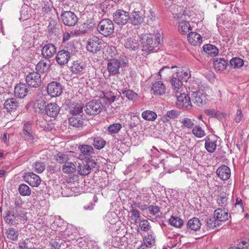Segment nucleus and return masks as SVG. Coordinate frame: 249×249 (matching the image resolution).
<instances>
[{"instance_id": "15", "label": "nucleus", "mask_w": 249, "mask_h": 249, "mask_svg": "<svg viewBox=\"0 0 249 249\" xmlns=\"http://www.w3.org/2000/svg\"><path fill=\"white\" fill-rule=\"evenodd\" d=\"M62 86L57 82L53 81L50 83L47 87L48 93L52 97L59 96L62 92Z\"/></svg>"}, {"instance_id": "45", "label": "nucleus", "mask_w": 249, "mask_h": 249, "mask_svg": "<svg viewBox=\"0 0 249 249\" xmlns=\"http://www.w3.org/2000/svg\"><path fill=\"white\" fill-rule=\"evenodd\" d=\"M79 149L84 155L90 156L93 153V148L90 145H81L79 146Z\"/></svg>"}, {"instance_id": "64", "label": "nucleus", "mask_w": 249, "mask_h": 249, "mask_svg": "<svg viewBox=\"0 0 249 249\" xmlns=\"http://www.w3.org/2000/svg\"><path fill=\"white\" fill-rule=\"evenodd\" d=\"M179 113L176 110H172L168 111L166 113L167 117L170 119H175L179 116Z\"/></svg>"}, {"instance_id": "27", "label": "nucleus", "mask_w": 249, "mask_h": 249, "mask_svg": "<svg viewBox=\"0 0 249 249\" xmlns=\"http://www.w3.org/2000/svg\"><path fill=\"white\" fill-rule=\"evenodd\" d=\"M201 223L197 218L194 217L188 221L187 229L190 232L192 231H196L201 227Z\"/></svg>"}, {"instance_id": "40", "label": "nucleus", "mask_w": 249, "mask_h": 249, "mask_svg": "<svg viewBox=\"0 0 249 249\" xmlns=\"http://www.w3.org/2000/svg\"><path fill=\"white\" fill-rule=\"evenodd\" d=\"M155 237L156 235L154 233L150 232L143 238V243L146 244L147 247L151 248L155 244Z\"/></svg>"}, {"instance_id": "44", "label": "nucleus", "mask_w": 249, "mask_h": 249, "mask_svg": "<svg viewBox=\"0 0 249 249\" xmlns=\"http://www.w3.org/2000/svg\"><path fill=\"white\" fill-rule=\"evenodd\" d=\"M230 65L234 69H239L243 66L244 61L239 57H234L230 61Z\"/></svg>"}, {"instance_id": "31", "label": "nucleus", "mask_w": 249, "mask_h": 249, "mask_svg": "<svg viewBox=\"0 0 249 249\" xmlns=\"http://www.w3.org/2000/svg\"><path fill=\"white\" fill-rule=\"evenodd\" d=\"M18 107V103L15 98L7 99L4 104V108L8 112H12L16 110Z\"/></svg>"}, {"instance_id": "18", "label": "nucleus", "mask_w": 249, "mask_h": 249, "mask_svg": "<svg viewBox=\"0 0 249 249\" xmlns=\"http://www.w3.org/2000/svg\"><path fill=\"white\" fill-rule=\"evenodd\" d=\"M56 52V48L54 45L48 43L45 45L41 49V54L45 59L52 57Z\"/></svg>"}, {"instance_id": "46", "label": "nucleus", "mask_w": 249, "mask_h": 249, "mask_svg": "<svg viewBox=\"0 0 249 249\" xmlns=\"http://www.w3.org/2000/svg\"><path fill=\"white\" fill-rule=\"evenodd\" d=\"M169 223L175 227L180 228L183 224V221L179 217L172 216L169 219Z\"/></svg>"}, {"instance_id": "30", "label": "nucleus", "mask_w": 249, "mask_h": 249, "mask_svg": "<svg viewBox=\"0 0 249 249\" xmlns=\"http://www.w3.org/2000/svg\"><path fill=\"white\" fill-rule=\"evenodd\" d=\"M214 218L219 221H225L228 220V213L221 208L215 210L214 212Z\"/></svg>"}, {"instance_id": "47", "label": "nucleus", "mask_w": 249, "mask_h": 249, "mask_svg": "<svg viewBox=\"0 0 249 249\" xmlns=\"http://www.w3.org/2000/svg\"><path fill=\"white\" fill-rule=\"evenodd\" d=\"M142 117L148 121H154L157 117V114L150 110H146L143 111L142 114Z\"/></svg>"}, {"instance_id": "61", "label": "nucleus", "mask_w": 249, "mask_h": 249, "mask_svg": "<svg viewBox=\"0 0 249 249\" xmlns=\"http://www.w3.org/2000/svg\"><path fill=\"white\" fill-rule=\"evenodd\" d=\"M147 209L150 214L155 215L160 212V208L157 206L150 205L148 207Z\"/></svg>"}, {"instance_id": "7", "label": "nucleus", "mask_w": 249, "mask_h": 249, "mask_svg": "<svg viewBox=\"0 0 249 249\" xmlns=\"http://www.w3.org/2000/svg\"><path fill=\"white\" fill-rule=\"evenodd\" d=\"M179 0H164L165 5L174 15V18L179 19L182 18L183 13L181 12L183 11V8L176 4Z\"/></svg>"}, {"instance_id": "13", "label": "nucleus", "mask_w": 249, "mask_h": 249, "mask_svg": "<svg viewBox=\"0 0 249 249\" xmlns=\"http://www.w3.org/2000/svg\"><path fill=\"white\" fill-rule=\"evenodd\" d=\"M97 166V163L94 158L89 159L86 163L81 164L78 166V173L83 176H86L89 174L92 168Z\"/></svg>"}, {"instance_id": "33", "label": "nucleus", "mask_w": 249, "mask_h": 249, "mask_svg": "<svg viewBox=\"0 0 249 249\" xmlns=\"http://www.w3.org/2000/svg\"><path fill=\"white\" fill-rule=\"evenodd\" d=\"M151 192L152 191L149 188H143L140 192V195L138 196L137 199L148 202Z\"/></svg>"}, {"instance_id": "2", "label": "nucleus", "mask_w": 249, "mask_h": 249, "mask_svg": "<svg viewBox=\"0 0 249 249\" xmlns=\"http://www.w3.org/2000/svg\"><path fill=\"white\" fill-rule=\"evenodd\" d=\"M153 37H155L154 35L148 34H142L141 36V40L143 47L142 51L153 53L157 50V46L155 45L160 43V38H157L156 41L154 42Z\"/></svg>"}, {"instance_id": "28", "label": "nucleus", "mask_w": 249, "mask_h": 249, "mask_svg": "<svg viewBox=\"0 0 249 249\" xmlns=\"http://www.w3.org/2000/svg\"><path fill=\"white\" fill-rule=\"evenodd\" d=\"M189 42L193 46L199 45L202 43V38L201 36L196 32L190 33L187 36Z\"/></svg>"}, {"instance_id": "4", "label": "nucleus", "mask_w": 249, "mask_h": 249, "mask_svg": "<svg viewBox=\"0 0 249 249\" xmlns=\"http://www.w3.org/2000/svg\"><path fill=\"white\" fill-rule=\"evenodd\" d=\"M104 106L100 100H92L86 103L84 107L86 113L90 115H96L103 110Z\"/></svg>"}, {"instance_id": "17", "label": "nucleus", "mask_w": 249, "mask_h": 249, "mask_svg": "<svg viewBox=\"0 0 249 249\" xmlns=\"http://www.w3.org/2000/svg\"><path fill=\"white\" fill-rule=\"evenodd\" d=\"M71 58V53L67 50L59 51L55 57L57 63L60 65L67 64Z\"/></svg>"}, {"instance_id": "60", "label": "nucleus", "mask_w": 249, "mask_h": 249, "mask_svg": "<svg viewBox=\"0 0 249 249\" xmlns=\"http://www.w3.org/2000/svg\"><path fill=\"white\" fill-rule=\"evenodd\" d=\"M141 229L144 231H147L150 229V223L147 220H140L139 222Z\"/></svg>"}, {"instance_id": "19", "label": "nucleus", "mask_w": 249, "mask_h": 249, "mask_svg": "<svg viewBox=\"0 0 249 249\" xmlns=\"http://www.w3.org/2000/svg\"><path fill=\"white\" fill-rule=\"evenodd\" d=\"M27 0H24V4L21 6L19 20L22 21L29 19L32 16V9L27 4L25 3Z\"/></svg>"}, {"instance_id": "57", "label": "nucleus", "mask_w": 249, "mask_h": 249, "mask_svg": "<svg viewBox=\"0 0 249 249\" xmlns=\"http://www.w3.org/2000/svg\"><path fill=\"white\" fill-rule=\"evenodd\" d=\"M23 134L26 140L33 141L34 140L32 132L31 131V130L29 129L27 127V125H24L23 129Z\"/></svg>"}, {"instance_id": "16", "label": "nucleus", "mask_w": 249, "mask_h": 249, "mask_svg": "<svg viewBox=\"0 0 249 249\" xmlns=\"http://www.w3.org/2000/svg\"><path fill=\"white\" fill-rule=\"evenodd\" d=\"M23 178L25 181L33 187L38 186L41 182L39 177L33 172L25 173Z\"/></svg>"}, {"instance_id": "54", "label": "nucleus", "mask_w": 249, "mask_h": 249, "mask_svg": "<svg viewBox=\"0 0 249 249\" xmlns=\"http://www.w3.org/2000/svg\"><path fill=\"white\" fill-rule=\"evenodd\" d=\"M206 225L210 230H213L218 225V221L215 218H209L206 220Z\"/></svg>"}, {"instance_id": "48", "label": "nucleus", "mask_w": 249, "mask_h": 249, "mask_svg": "<svg viewBox=\"0 0 249 249\" xmlns=\"http://www.w3.org/2000/svg\"><path fill=\"white\" fill-rule=\"evenodd\" d=\"M18 191L20 195L22 196H29L31 193L30 187L25 184H21L19 185Z\"/></svg>"}, {"instance_id": "8", "label": "nucleus", "mask_w": 249, "mask_h": 249, "mask_svg": "<svg viewBox=\"0 0 249 249\" xmlns=\"http://www.w3.org/2000/svg\"><path fill=\"white\" fill-rule=\"evenodd\" d=\"M26 84L28 87L37 88L41 83L40 74L36 71L30 72L26 77Z\"/></svg>"}, {"instance_id": "37", "label": "nucleus", "mask_w": 249, "mask_h": 249, "mask_svg": "<svg viewBox=\"0 0 249 249\" xmlns=\"http://www.w3.org/2000/svg\"><path fill=\"white\" fill-rule=\"evenodd\" d=\"M228 195L225 192L220 193L217 198V203L219 206L225 207L228 203Z\"/></svg>"}, {"instance_id": "62", "label": "nucleus", "mask_w": 249, "mask_h": 249, "mask_svg": "<svg viewBox=\"0 0 249 249\" xmlns=\"http://www.w3.org/2000/svg\"><path fill=\"white\" fill-rule=\"evenodd\" d=\"M249 242L245 241H242L238 244L237 247H232L228 249H248Z\"/></svg>"}, {"instance_id": "56", "label": "nucleus", "mask_w": 249, "mask_h": 249, "mask_svg": "<svg viewBox=\"0 0 249 249\" xmlns=\"http://www.w3.org/2000/svg\"><path fill=\"white\" fill-rule=\"evenodd\" d=\"M34 170L37 173L43 172L45 169V165L43 162H36L33 165Z\"/></svg>"}, {"instance_id": "24", "label": "nucleus", "mask_w": 249, "mask_h": 249, "mask_svg": "<svg viewBox=\"0 0 249 249\" xmlns=\"http://www.w3.org/2000/svg\"><path fill=\"white\" fill-rule=\"evenodd\" d=\"M129 19L132 24L138 25L143 22V15L140 11H134L131 15H129Z\"/></svg>"}, {"instance_id": "36", "label": "nucleus", "mask_w": 249, "mask_h": 249, "mask_svg": "<svg viewBox=\"0 0 249 249\" xmlns=\"http://www.w3.org/2000/svg\"><path fill=\"white\" fill-rule=\"evenodd\" d=\"M76 166L72 162H66L62 167V171L63 173L67 174L74 173L76 171Z\"/></svg>"}, {"instance_id": "32", "label": "nucleus", "mask_w": 249, "mask_h": 249, "mask_svg": "<svg viewBox=\"0 0 249 249\" xmlns=\"http://www.w3.org/2000/svg\"><path fill=\"white\" fill-rule=\"evenodd\" d=\"M213 64L215 70L222 71L226 69L228 63L224 59L218 58L213 60Z\"/></svg>"}, {"instance_id": "1", "label": "nucleus", "mask_w": 249, "mask_h": 249, "mask_svg": "<svg viewBox=\"0 0 249 249\" xmlns=\"http://www.w3.org/2000/svg\"><path fill=\"white\" fill-rule=\"evenodd\" d=\"M27 213L26 212L18 211L10 208V210L5 211L3 219L6 224L15 226L18 222L24 223L27 220Z\"/></svg>"}, {"instance_id": "22", "label": "nucleus", "mask_w": 249, "mask_h": 249, "mask_svg": "<svg viewBox=\"0 0 249 249\" xmlns=\"http://www.w3.org/2000/svg\"><path fill=\"white\" fill-rule=\"evenodd\" d=\"M28 92L27 85L24 83H20L17 85L15 88L14 94L16 97L23 98L26 96Z\"/></svg>"}, {"instance_id": "51", "label": "nucleus", "mask_w": 249, "mask_h": 249, "mask_svg": "<svg viewBox=\"0 0 249 249\" xmlns=\"http://www.w3.org/2000/svg\"><path fill=\"white\" fill-rule=\"evenodd\" d=\"M192 133L197 138H202L206 135L204 129L199 125H196L192 129Z\"/></svg>"}, {"instance_id": "21", "label": "nucleus", "mask_w": 249, "mask_h": 249, "mask_svg": "<svg viewBox=\"0 0 249 249\" xmlns=\"http://www.w3.org/2000/svg\"><path fill=\"white\" fill-rule=\"evenodd\" d=\"M60 107L55 103H51L45 107L46 114L49 117L54 118L57 116Z\"/></svg>"}, {"instance_id": "63", "label": "nucleus", "mask_w": 249, "mask_h": 249, "mask_svg": "<svg viewBox=\"0 0 249 249\" xmlns=\"http://www.w3.org/2000/svg\"><path fill=\"white\" fill-rule=\"evenodd\" d=\"M122 127V125H109L107 130L109 134H113L117 133Z\"/></svg>"}, {"instance_id": "58", "label": "nucleus", "mask_w": 249, "mask_h": 249, "mask_svg": "<svg viewBox=\"0 0 249 249\" xmlns=\"http://www.w3.org/2000/svg\"><path fill=\"white\" fill-rule=\"evenodd\" d=\"M23 202L20 198L16 199L14 201L15 207L10 208V209L15 210L16 209L18 211L25 212L22 208Z\"/></svg>"}, {"instance_id": "59", "label": "nucleus", "mask_w": 249, "mask_h": 249, "mask_svg": "<svg viewBox=\"0 0 249 249\" xmlns=\"http://www.w3.org/2000/svg\"><path fill=\"white\" fill-rule=\"evenodd\" d=\"M205 113L211 117H215L218 118L220 114V112L216 110L213 109H207L204 110Z\"/></svg>"}, {"instance_id": "42", "label": "nucleus", "mask_w": 249, "mask_h": 249, "mask_svg": "<svg viewBox=\"0 0 249 249\" xmlns=\"http://www.w3.org/2000/svg\"><path fill=\"white\" fill-rule=\"evenodd\" d=\"M176 76L182 82H187L191 76V73L189 70L185 69L180 72H177Z\"/></svg>"}, {"instance_id": "55", "label": "nucleus", "mask_w": 249, "mask_h": 249, "mask_svg": "<svg viewBox=\"0 0 249 249\" xmlns=\"http://www.w3.org/2000/svg\"><path fill=\"white\" fill-rule=\"evenodd\" d=\"M131 213V218L136 223H139L140 219V212L136 209L132 208L130 211Z\"/></svg>"}, {"instance_id": "10", "label": "nucleus", "mask_w": 249, "mask_h": 249, "mask_svg": "<svg viewBox=\"0 0 249 249\" xmlns=\"http://www.w3.org/2000/svg\"><path fill=\"white\" fill-rule=\"evenodd\" d=\"M177 99V105L179 107H182L187 109H190L192 105L190 98L187 94L180 92L178 94H175Z\"/></svg>"}, {"instance_id": "20", "label": "nucleus", "mask_w": 249, "mask_h": 249, "mask_svg": "<svg viewBox=\"0 0 249 249\" xmlns=\"http://www.w3.org/2000/svg\"><path fill=\"white\" fill-rule=\"evenodd\" d=\"M217 177L222 180H228L231 176L230 169L226 165L219 167L216 171Z\"/></svg>"}, {"instance_id": "41", "label": "nucleus", "mask_w": 249, "mask_h": 249, "mask_svg": "<svg viewBox=\"0 0 249 249\" xmlns=\"http://www.w3.org/2000/svg\"><path fill=\"white\" fill-rule=\"evenodd\" d=\"M178 30L180 33L185 34L188 33L191 30V27L188 22L183 20L179 22Z\"/></svg>"}, {"instance_id": "11", "label": "nucleus", "mask_w": 249, "mask_h": 249, "mask_svg": "<svg viewBox=\"0 0 249 249\" xmlns=\"http://www.w3.org/2000/svg\"><path fill=\"white\" fill-rule=\"evenodd\" d=\"M113 17L115 23L119 25H124L128 22L129 15L125 11L119 9L114 13Z\"/></svg>"}, {"instance_id": "29", "label": "nucleus", "mask_w": 249, "mask_h": 249, "mask_svg": "<svg viewBox=\"0 0 249 249\" xmlns=\"http://www.w3.org/2000/svg\"><path fill=\"white\" fill-rule=\"evenodd\" d=\"M152 90L154 94L162 95L165 93L166 87L161 81H157L153 84Z\"/></svg>"}, {"instance_id": "3", "label": "nucleus", "mask_w": 249, "mask_h": 249, "mask_svg": "<svg viewBox=\"0 0 249 249\" xmlns=\"http://www.w3.org/2000/svg\"><path fill=\"white\" fill-rule=\"evenodd\" d=\"M97 30L102 36L105 37L109 36L114 32L113 23L108 18L102 19L97 26Z\"/></svg>"}, {"instance_id": "52", "label": "nucleus", "mask_w": 249, "mask_h": 249, "mask_svg": "<svg viewBox=\"0 0 249 249\" xmlns=\"http://www.w3.org/2000/svg\"><path fill=\"white\" fill-rule=\"evenodd\" d=\"M122 92L125 96L127 98L132 101L135 100L138 96V94L133 90L130 89H125L124 90H122Z\"/></svg>"}, {"instance_id": "38", "label": "nucleus", "mask_w": 249, "mask_h": 249, "mask_svg": "<svg viewBox=\"0 0 249 249\" xmlns=\"http://www.w3.org/2000/svg\"><path fill=\"white\" fill-rule=\"evenodd\" d=\"M6 236L8 239L16 241L18 239V232L14 228H9L6 231Z\"/></svg>"}, {"instance_id": "5", "label": "nucleus", "mask_w": 249, "mask_h": 249, "mask_svg": "<svg viewBox=\"0 0 249 249\" xmlns=\"http://www.w3.org/2000/svg\"><path fill=\"white\" fill-rule=\"evenodd\" d=\"M83 107V106L81 104H74L71 107L70 111L71 114L73 115V116L69 118V121L70 124H83V122L81 120L80 118L75 116L82 113Z\"/></svg>"}, {"instance_id": "6", "label": "nucleus", "mask_w": 249, "mask_h": 249, "mask_svg": "<svg viewBox=\"0 0 249 249\" xmlns=\"http://www.w3.org/2000/svg\"><path fill=\"white\" fill-rule=\"evenodd\" d=\"M125 62L117 59H110L108 60L107 69L110 75H115L120 73L119 70L122 67L125 66Z\"/></svg>"}, {"instance_id": "9", "label": "nucleus", "mask_w": 249, "mask_h": 249, "mask_svg": "<svg viewBox=\"0 0 249 249\" xmlns=\"http://www.w3.org/2000/svg\"><path fill=\"white\" fill-rule=\"evenodd\" d=\"M61 17L62 22L66 26H73L78 21L76 15L70 11L62 12Z\"/></svg>"}, {"instance_id": "12", "label": "nucleus", "mask_w": 249, "mask_h": 249, "mask_svg": "<svg viewBox=\"0 0 249 249\" xmlns=\"http://www.w3.org/2000/svg\"><path fill=\"white\" fill-rule=\"evenodd\" d=\"M101 40L97 36H94L87 41L86 49L90 53H96L101 50Z\"/></svg>"}, {"instance_id": "39", "label": "nucleus", "mask_w": 249, "mask_h": 249, "mask_svg": "<svg viewBox=\"0 0 249 249\" xmlns=\"http://www.w3.org/2000/svg\"><path fill=\"white\" fill-rule=\"evenodd\" d=\"M50 67V65L49 63L44 62L43 61H40L36 65V72L39 73H45L47 72Z\"/></svg>"}, {"instance_id": "25", "label": "nucleus", "mask_w": 249, "mask_h": 249, "mask_svg": "<svg viewBox=\"0 0 249 249\" xmlns=\"http://www.w3.org/2000/svg\"><path fill=\"white\" fill-rule=\"evenodd\" d=\"M124 46L130 51H136L139 49V43L134 37H129L124 40Z\"/></svg>"}, {"instance_id": "43", "label": "nucleus", "mask_w": 249, "mask_h": 249, "mask_svg": "<svg viewBox=\"0 0 249 249\" xmlns=\"http://www.w3.org/2000/svg\"><path fill=\"white\" fill-rule=\"evenodd\" d=\"M216 142L215 141H212L210 138L205 140V147L208 152H213L216 148Z\"/></svg>"}, {"instance_id": "26", "label": "nucleus", "mask_w": 249, "mask_h": 249, "mask_svg": "<svg viewBox=\"0 0 249 249\" xmlns=\"http://www.w3.org/2000/svg\"><path fill=\"white\" fill-rule=\"evenodd\" d=\"M170 83L175 94H178L180 92L183 91L184 88L182 85V81L178 78L177 79V77L174 76V74L172 75V78L170 80Z\"/></svg>"}, {"instance_id": "23", "label": "nucleus", "mask_w": 249, "mask_h": 249, "mask_svg": "<svg viewBox=\"0 0 249 249\" xmlns=\"http://www.w3.org/2000/svg\"><path fill=\"white\" fill-rule=\"evenodd\" d=\"M120 97L119 94H117V93H115L112 91H105L102 92L100 95V97L102 99L106 100L107 104H111L114 102L115 101L118 100Z\"/></svg>"}, {"instance_id": "34", "label": "nucleus", "mask_w": 249, "mask_h": 249, "mask_svg": "<svg viewBox=\"0 0 249 249\" xmlns=\"http://www.w3.org/2000/svg\"><path fill=\"white\" fill-rule=\"evenodd\" d=\"M176 67V66H172L171 67L169 66L163 67L159 72V76H160L159 79H161V74H162L164 79L167 80L168 77H170V75H172L173 71L172 69Z\"/></svg>"}, {"instance_id": "14", "label": "nucleus", "mask_w": 249, "mask_h": 249, "mask_svg": "<svg viewBox=\"0 0 249 249\" xmlns=\"http://www.w3.org/2000/svg\"><path fill=\"white\" fill-rule=\"evenodd\" d=\"M192 99L193 102L198 106L206 104L208 100L207 94L202 90L193 92Z\"/></svg>"}, {"instance_id": "53", "label": "nucleus", "mask_w": 249, "mask_h": 249, "mask_svg": "<svg viewBox=\"0 0 249 249\" xmlns=\"http://www.w3.org/2000/svg\"><path fill=\"white\" fill-rule=\"evenodd\" d=\"M54 159L58 163L64 164L68 160V157L67 155L59 152L54 156Z\"/></svg>"}, {"instance_id": "49", "label": "nucleus", "mask_w": 249, "mask_h": 249, "mask_svg": "<svg viewBox=\"0 0 249 249\" xmlns=\"http://www.w3.org/2000/svg\"><path fill=\"white\" fill-rule=\"evenodd\" d=\"M106 141L102 138H94L93 145L97 149H102L106 145Z\"/></svg>"}, {"instance_id": "35", "label": "nucleus", "mask_w": 249, "mask_h": 249, "mask_svg": "<svg viewBox=\"0 0 249 249\" xmlns=\"http://www.w3.org/2000/svg\"><path fill=\"white\" fill-rule=\"evenodd\" d=\"M203 51L210 56L213 57L218 53V49L212 44L204 45L203 47Z\"/></svg>"}, {"instance_id": "50", "label": "nucleus", "mask_w": 249, "mask_h": 249, "mask_svg": "<svg viewBox=\"0 0 249 249\" xmlns=\"http://www.w3.org/2000/svg\"><path fill=\"white\" fill-rule=\"evenodd\" d=\"M71 68V71L73 73H78L82 72L85 67L81 63H80L78 61H75L73 63Z\"/></svg>"}]
</instances>
